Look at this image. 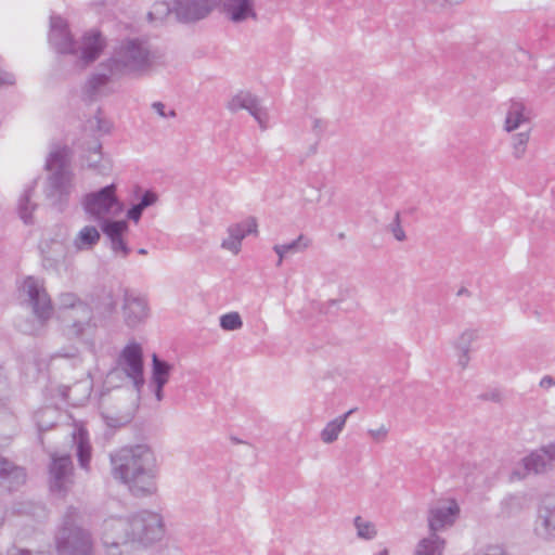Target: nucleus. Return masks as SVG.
I'll return each instance as SVG.
<instances>
[{
	"label": "nucleus",
	"mask_w": 555,
	"mask_h": 555,
	"mask_svg": "<svg viewBox=\"0 0 555 555\" xmlns=\"http://www.w3.org/2000/svg\"><path fill=\"white\" fill-rule=\"evenodd\" d=\"M222 7L233 23H242L247 18L257 20L254 0H222Z\"/></svg>",
	"instance_id": "nucleus-24"
},
{
	"label": "nucleus",
	"mask_w": 555,
	"mask_h": 555,
	"mask_svg": "<svg viewBox=\"0 0 555 555\" xmlns=\"http://www.w3.org/2000/svg\"><path fill=\"white\" fill-rule=\"evenodd\" d=\"M553 386H555V379L550 375H545L540 380V387H542L544 389H550Z\"/></svg>",
	"instance_id": "nucleus-52"
},
{
	"label": "nucleus",
	"mask_w": 555,
	"mask_h": 555,
	"mask_svg": "<svg viewBox=\"0 0 555 555\" xmlns=\"http://www.w3.org/2000/svg\"><path fill=\"white\" fill-rule=\"evenodd\" d=\"M25 302L31 308L35 320H18L17 328L29 335L38 334L51 319L54 308L43 282L34 276H27L20 288Z\"/></svg>",
	"instance_id": "nucleus-5"
},
{
	"label": "nucleus",
	"mask_w": 555,
	"mask_h": 555,
	"mask_svg": "<svg viewBox=\"0 0 555 555\" xmlns=\"http://www.w3.org/2000/svg\"><path fill=\"white\" fill-rule=\"evenodd\" d=\"M529 120L530 111L525 106V104L519 101H512L505 118V130L507 132H512L521 125L528 124Z\"/></svg>",
	"instance_id": "nucleus-26"
},
{
	"label": "nucleus",
	"mask_w": 555,
	"mask_h": 555,
	"mask_svg": "<svg viewBox=\"0 0 555 555\" xmlns=\"http://www.w3.org/2000/svg\"><path fill=\"white\" fill-rule=\"evenodd\" d=\"M257 221L249 217L243 222L232 224L228 228V236L222 241L221 247L237 255L241 250L242 241L248 234L257 233Z\"/></svg>",
	"instance_id": "nucleus-19"
},
{
	"label": "nucleus",
	"mask_w": 555,
	"mask_h": 555,
	"mask_svg": "<svg viewBox=\"0 0 555 555\" xmlns=\"http://www.w3.org/2000/svg\"><path fill=\"white\" fill-rule=\"evenodd\" d=\"M482 555H506L500 546H488Z\"/></svg>",
	"instance_id": "nucleus-54"
},
{
	"label": "nucleus",
	"mask_w": 555,
	"mask_h": 555,
	"mask_svg": "<svg viewBox=\"0 0 555 555\" xmlns=\"http://www.w3.org/2000/svg\"><path fill=\"white\" fill-rule=\"evenodd\" d=\"M61 320L67 335L77 338L91 333L96 327L93 308L86 301L78 304L72 310H67V313Z\"/></svg>",
	"instance_id": "nucleus-11"
},
{
	"label": "nucleus",
	"mask_w": 555,
	"mask_h": 555,
	"mask_svg": "<svg viewBox=\"0 0 555 555\" xmlns=\"http://www.w3.org/2000/svg\"><path fill=\"white\" fill-rule=\"evenodd\" d=\"M103 416L105 417L107 424L109 426H113V427L126 425L132 418V414L131 413H126V414H122V415H119V416H111V415H107V414H103Z\"/></svg>",
	"instance_id": "nucleus-43"
},
{
	"label": "nucleus",
	"mask_w": 555,
	"mask_h": 555,
	"mask_svg": "<svg viewBox=\"0 0 555 555\" xmlns=\"http://www.w3.org/2000/svg\"><path fill=\"white\" fill-rule=\"evenodd\" d=\"M425 2H438L440 4L442 3H450V4H456L462 2L463 0H424Z\"/></svg>",
	"instance_id": "nucleus-55"
},
{
	"label": "nucleus",
	"mask_w": 555,
	"mask_h": 555,
	"mask_svg": "<svg viewBox=\"0 0 555 555\" xmlns=\"http://www.w3.org/2000/svg\"><path fill=\"white\" fill-rule=\"evenodd\" d=\"M74 439L77 446L76 455L79 466L85 470H89L91 461V446L88 441L87 435L83 431H79L78 437H75Z\"/></svg>",
	"instance_id": "nucleus-32"
},
{
	"label": "nucleus",
	"mask_w": 555,
	"mask_h": 555,
	"mask_svg": "<svg viewBox=\"0 0 555 555\" xmlns=\"http://www.w3.org/2000/svg\"><path fill=\"white\" fill-rule=\"evenodd\" d=\"M101 234L93 225L83 227L74 238V246L78 251L92 249L100 241Z\"/></svg>",
	"instance_id": "nucleus-30"
},
{
	"label": "nucleus",
	"mask_w": 555,
	"mask_h": 555,
	"mask_svg": "<svg viewBox=\"0 0 555 555\" xmlns=\"http://www.w3.org/2000/svg\"><path fill=\"white\" fill-rule=\"evenodd\" d=\"M479 398L486 401L498 402L501 400V393L498 390H491L480 395Z\"/></svg>",
	"instance_id": "nucleus-49"
},
{
	"label": "nucleus",
	"mask_w": 555,
	"mask_h": 555,
	"mask_svg": "<svg viewBox=\"0 0 555 555\" xmlns=\"http://www.w3.org/2000/svg\"><path fill=\"white\" fill-rule=\"evenodd\" d=\"M157 201V195L153 191H145L143 195L141 196L139 203L132 205L128 211L127 217L128 219L134 221L135 223L139 222L141 219V216L147 207L154 205Z\"/></svg>",
	"instance_id": "nucleus-33"
},
{
	"label": "nucleus",
	"mask_w": 555,
	"mask_h": 555,
	"mask_svg": "<svg viewBox=\"0 0 555 555\" xmlns=\"http://www.w3.org/2000/svg\"><path fill=\"white\" fill-rule=\"evenodd\" d=\"M27 473L23 466L0 455V492H12L26 483Z\"/></svg>",
	"instance_id": "nucleus-17"
},
{
	"label": "nucleus",
	"mask_w": 555,
	"mask_h": 555,
	"mask_svg": "<svg viewBox=\"0 0 555 555\" xmlns=\"http://www.w3.org/2000/svg\"><path fill=\"white\" fill-rule=\"evenodd\" d=\"M85 211L96 218L103 219L114 210H120V204L116 196V185H106L99 191L90 192L83 196Z\"/></svg>",
	"instance_id": "nucleus-10"
},
{
	"label": "nucleus",
	"mask_w": 555,
	"mask_h": 555,
	"mask_svg": "<svg viewBox=\"0 0 555 555\" xmlns=\"http://www.w3.org/2000/svg\"><path fill=\"white\" fill-rule=\"evenodd\" d=\"M152 108L160 116V117H176L177 114H176V111L175 109H170L168 113L165 111V104L162 103V102H154L152 104Z\"/></svg>",
	"instance_id": "nucleus-45"
},
{
	"label": "nucleus",
	"mask_w": 555,
	"mask_h": 555,
	"mask_svg": "<svg viewBox=\"0 0 555 555\" xmlns=\"http://www.w3.org/2000/svg\"><path fill=\"white\" fill-rule=\"evenodd\" d=\"M131 543L142 546L152 545L165 535V524L160 514L140 511L130 517Z\"/></svg>",
	"instance_id": "nucleus-7"
},
{
	"label": "nucleus",
	"mask_w": 555,
	"mask_h": 555,
	"mask_svg": "<svg viewBox=\"0 0 555 555\" xmlns=\"http://www.w3.org/2000/svg\"><path fill=\"white\" fill-rule=\"evenodd\" d=\"M80 511L68 506L63 515L62 525L55 535L59 555H94V542L91 532L79 526Z\"/></svg>",
	"instance_id": "nucleus-4"
},
{
	"label": "nucleus",
	"mask_w": 555,
	"mask_h": 555,
	"mask_svg": "<svg viewBox=\"0 0 555 555\" xmlns=\"http://www.w3.org/2000/svg\"><path fill=\"white\" fill-rule=\"evenodd\" d=\"M54 410L50 409V408H46V409H42V410H39L36 414H35V417H36V422H37V425H38V428L39 430H48L50 429L52 426H53V423H43L41 422V418L50 413H53Z\"/></svg>",
	"instance_id": "nucleus-44"
},
{
	"label": "nucleus",
	"mask_w": 555,
	"mask_h": 555,
	"mask_svg": "<svg viewBox=\"0 0 555 555\" xmlns=\"http://www.w3.org/2000/svg\"><path fill=\"white\" fill-rule=\"evenodd\" d=\"M117 70H113L112 66L108 65V60L101 63L99 70L90 76L87 80L83 91L86 95L91 100H96L99 96L104 94V89L108 85L113 76H118Z\"/></svg>",
	"instance_id": "nucleus-20"
},
{
	"label": "nucleus",
	"mask_w": 555,
	"mask_h": 555,
	"mask_svg": "<svg viewBox=\"0 0 555 555\" xmlns=\"http://www.w3.org/2000/svg\"><path fill=\"white\" fill-rule=\"evenodd\" d=\"M7 555H46L44 553L42 552H39V553H36V554H33L30 551L28 550H24V548H18L16 547L15 545L9 547L7 550Z\"/></svg>",
	"instance_id": "nucleus-47"
},
{
	"label": "nucleus",
	"mask_w": 555,
	"mask_h": 555,
	"mask_svg": "<svg viewBox=\"0 0 555 555\" xmlns=\"http://www.w3.org/2000/svg\"><path fill=\"white\" fill-rule=\"evenodd\" d=\"M220 326L224 331H236L243 326L238 312H229L220 317Z\"/></svg>",
	"instance_id": "nucleus-40"
},
{
	"label": "nucleus",
	"mask_w": 555,
	"mask_h": 555,
	"mask_svg": "<svg viewBox=\"0 0 555 555\" xmlns=\"http://www.w3.org/2000/svg\"><path fill=\"white\" fill-rule=\"evenodd\" d=\"M353 522L359 538L372 540L376 537L377 530L373 522L364 520L361 516H357Z\"/></svg>",
	"instance_id": "nucleus-36"
},
{
	"label": "nucleus",
	"mask_w": 555,
	"mask_h": 555,
	"mask_svg": "<svg viewBox=\"0 0 555 555\" xmlns=\"http://www.w3.org/2000/svg\"><path fill=\"white\" fill-rule=\"evenodd\" d=\"M124 373L131 382L134 389L140 392L144 386L143 350L140 344L129 343L120 351L116 367L111 374Z\"/></svg>",
	"instance_id": "nucleus-8"
},
{
	"label": "nucleus",
	"mask_w": 555,
	"mask_h": 555,
	"mask_svg": "<svg viewBox=\"0 0 555 555\" xmlns=\"http://www.w3.org/2000/svg\"><path fill=\"white\" fill-rule=\"evenodd\" d=\"M14 77L9 73H0V87L4 85H13Z\"/></svg>",
	"instance_id": "nucleus-53"
},
{
	"label": "nucleus",
	"mask_w": 555,
	"mask_h": 555,
	"mask_svg": "<svg viewBox=\"0 0 555 555\" xmlns=\"http://www.w3.org/2000/svg\"><path fill=\"white\" fill-rule=\"evenodd\" d=\"M534 533L543 540L555 539V496L545 498L540 504Z\"/></svg>",
	"instance_id": "nucleus-18"
},
{
	"label": "nucleus",
	"mask_w": 555,
	"mask_h": 555,
	"mask_svg": "<svg viewBox=\"0 0 555 555\" xmlns=\"http://www.w3.org/2000/svg\"><path fill=\"white\" fill-rule=\"evenodd\" d=\"M172 365L157 357L152 356V377L151 384L154 386V395L158 402L164 399V387L169 380Z\"/></svg>",
	"instance_id": "nucleus-23"
},
{
	"label": "nucleus",
	"mask_w": 555,
	"mask_h": 555,
	"mask_svg": "<svg viewBox=\"0 0 555 555\" xmlns=\"http://www.w3.org/2000/svg\"><path fill=\"white\" fill-rule=\"evenodd\" d=\"M388 429L385 426H380L378 429H371L369 434L376 440H383L387 436Z\"/></svg>",
	"instance_id": "nucleus-50"
},
{
	"label": "nucleus",
	"mask_w": 555,
	"mask_h": 555,
	"mask_svg": "<svg viewBox=\"0 0 555 555\" xmlns=\"http://www.w3.org/2000/svg\"><path fill=\"white\" fill-rule=\"evenodd\" d=\"M460 514V506L454 500L439 501L428 509L429 533L438 534L439 531L451 527Z\"/></svg>",
	"instance_id": "nucleus-14"
},
{
	"label": "nucleus",
	"mask_w": 555,
	"mask_h": 555,
	"mask_svg": "<svg viewBox=\"0 0 555 555\" xmlns=\"http://www.w3.org/2000/svg\"><path fill=\"white\" fill-rule=\"evenodd\" d=\"M159 55L147 41L127 39L116 48L108 65L119 75L143 76L153 70Z\"/></svg>",
	"instance_id": "nucleus-3"
},
{
	"label": "nucleus",
	"mask_w": 555,
	"mask_h": 555,
	"mask_svg": "<svg viewBox=\"0 0 555 555\" xmlns=\"http://www.w3.org/2000/svg\"><path fill=\"white\" fill-rule=\"evenodd\" d=\"M478 338L476 330H465L455 340L457 351H470L472 344Z\"/></svg>",
	"instance_id": "nucleus-39"
},
{
	"label": "nucleus",
	"mask_w": 555,
	"mask_h": 555,
	"mask_svg": "<svg viewBox=\"0 0 555 555\" xmlns=\"http://www.w3.org/2000/svg\"><path fill=\"white\" fill-rule=\"evenodd\" d=\"M211 10V0H173V13L183 23L203 20Z\"/></svg>",
	"instance_id": "nucleus-16"
},
{
	"label": "nucleus",
	"mask_w": 555,
	"mask_h": 555,
	"mask_svg": "<svg viewBox=\"0 0 555 555\" xmlns=\"http://www.w3.org/2000/svg\"><path fill=\"white\" fill-rule=\"evenodd\" d=\"M469 351H459V356H457V365L462 369V370H465L469 363Z\"/></svg>",
	"instance_id": "nucleus-48"
},
{
	"label": "nucleus",
	"mask_w": 555,
	"mask_h": 555,
	"mask_svg": "<svg viewBox=\"0 0 555 555\" xmlns=\"http://www.w3.org/2000/svg\"><path fill=\"white\" fill-rule=\"evenodd\" d=\"M101 149L102 145L99 141L92 142L85 159L88 168L95 170L99 175H106L111 170V164L108 160L102 159Z\"/></svg>",
	"instance_id": "nucleus-29"
},
{
	"label": "nucleus",
	"mask_w": 555,
	"mask_h": 555,
	"mask_svg": "<svg viewBox=\"0 0 555 555\" xmlns=\"http://www.w3.org/2000/svg\"><path fill=\"white\" fill-rule=\"evenodd\" d=\"M49 489L57 498L68 495L75 485L74 465L68 454H52L49 464Z\"/></svg>",
	"instance_id": "nucleus-9"
},
{
	"label": "nucleus",
	"mask_w": 555,
	"mask_h": 555,
	"mask_svg": "<svg viewBox=\"0 0 555 555\" xmlns=\"http://www.w3.org/2000/svg\"><path fill=\"white\" fill-rule=\"evenodd\" d=\"M444 548L446 540L436 533H429L416 543L412 555H443Z\"/></svg>",
	"instance_id": "nucleus-27"
},
{
	"label": "nucleus",
	"mask_w": 555,
	"mask_h": 555,
	"mask_svg": "<svg viewBox=\"0 0 555 555\" xmlns=\"http://www.w3.org/2000/svg\"><path fill=\"white\" fill-rule=\"evenodd\" d=\"M91 307L100 318H107L116 311L117 302L112 292L102 291L91 297Z\"/></svg>",
	"instance_id": "nucleus-28"
},
{
	"label": "nucleus",
	"mask_w": 555,
	"mask_h": 555,
	"mask_svg": "<svg viewBox=\"0 0 555 555\" xmlns=\"http://www.w3.org/2000/svg\"><path fill=\"white\" fill-rule=\"evenodd\" d=\"M121 310L124 322L130 328H134L143 323L150 313L147 299L130 289L124 291Z\"/></svg>",
	"instance_id": "nucleus-13"
},
{
	"label": "nucleus",
	"mask_w": 555,
	"mask_h": 555,
	"mask_svg": "<svg viewBox=\"0 0 555 555\" xmlns=\"http://www.w3.org/2000/svg\"><path fill=\"white\" fill-rule=\"evenodd\" d=\"M326 129V121L321 118H313L312 131L317 137H321Z\"/></svg>",
	"instance_id": "nucleus-46"
},
{
	"label": "nucleus",
	"mask_w": 555,
	"mask_h": 555,
	"mask_svg": "<svg viewBox=\"0 0 555 555\" xmlns=\"http://www.w3.org/2000/svg\"><path fill=\"white\" fill-rule=\"evenodd\" d=\"M516 500H517V498H515V496L506 498V499L503 501V505H504V506H506V505H508V504H513Z\"/></svg>",
	"instance_id": "nucleus-58"
},
{
	"label": "nucleus",
	"mask_w": 555,
	"mask_h": 555,
	"mask_svg": "<svg viewBox=\"0 0 555 555\" xmlns=\"http://www.w3.org/2000/svg\"><path fill=\"white\" fill-rule=\"evenodd\" d=\"M353 412H354V410L351 409L348 412H346L344 415H340V416L332 420L331 422H328L320 434L321 440L327 444L336 441L339 434L343 431V429L346 425L347 418Z\"/></svg>",
	"instance_id": "nucleus-31"
},
{
	"label": "nucleus",
	"mask_w": 555,
	"mask_h": 555,
	"mask_svg": "<svg viewBox=\"0 0 555 555\" xmlns=\"http://www.w3.org/2000/svg\"><path fill=\"white\" fill-rule=\"evenodd\" d=\"M138 253H139L140 255H146V254H147V250H146V249H144V248H140V249L138 250Z\"/></svg>",
	"instance_id": "nucleus-60"
},
{
	"label": "nucleus",
	"mask_w": 555,
	"mask_h": 555,
	"mask_svg": "<svg viewBox=\"0 0 555 555\" xmlns=\"http://www.w3.org/2000/svg\"><path fill=\"white\" fill-rule=\"evenodd\" d=\"M528 473L542 474L547 472L555 463V443L537 450L522 460Z\"/></svg>",
	"instance_id": "nucleus-21"
},
{
	"label": "nucleus",
	"mask_w": 555,
	"mask_h": 555,
	"mask_svg": "<svg viewBox=\"0 0 555 555\" xmlns=\"http://www.w3.org/2000/svg\"><path fill=\"white\" fill-rule=\"evenodd\" d=\"M46 168L52 173L49 176L44 190L51 204L61 205L72 190L73 173L67 166V153L65 149H59L50 153Z\"/></svg>",
	"instance_id": "nucleus-6"
},
{
	"label": "nucleus",
	"mask_w": 555,
	"mask_h": 555,
	"mask_svg": "<svg viewBox=\"0 0 555 555\" xmlns=\"http://www.w3.org/2000/svg\"><path fill=\"white\" fill-rule=\"evenodd\" d=\"M42 254V263L47 269H55L57 264L64 260L66 248L62 241L50 240L40 244Z\"/></svg>",
	"instance_id": "nucleus-25"
},
{
	"label": "nucleus",
	"mask_w": 555,
	"mask_h": 555,
	"mask_svg": "<svg viewBox=\"0 0 555 555\" xmlns=\"http://www.w3.org/2000/svg\"><path fill=\"white\" fill-rule=\"evenodd\" d=\"M103 233L111 241V248L114 253H121L122 257H127L130 248L122 238L124 233L128 230V224L124 220L104 219L101 224Z\"/></svg>",
	"instance_id": "nucleus-22"
},
{
	"label": "nucleus",
	"mask_w": 555,
	"mask_h": 555,
	"mask_svg": "<svg viewBox=\"0 0 555 555\" xmlns=\"http://www.w3.org/2000/svg\"><path fill=\"white\" fill-rule=\"evenodd\" d=\"M273 250H274V253L279 257L278 262H276V267H280V266H282V262H283L284 258L287 256V253L284 250V248L282 247L281 244L274 245L273 246Z\"/></svg>",
	"instance_id": "nucleus-51"
},
{
	"label": "nucleus",
	"mask_w": 555,
	"mask_h": 555,
	"mask_svg": "<svg viewBox=\"0 0 555 555\" xmlns=\"http://www.w3.org/2000/svg\"><path fill=\"white\" fill-rule=\"evenodd\" d=\"M112 475L139 498L157 491V461L146 444L124 447L109 455Z\"/></svg>",
	"instance_id": "nucleus-1"
},
{
	"label": "nucleus",
	"mask_w": 555,
	"mask_h": 555,
	"mask_svg": "<svg viewBox=\"0 0 555 555\" xmlns=\"http://www.w3.org/2000/svg\"><path fill=\"white\" fill-rule=\"evenodd\" d=\"M227 108L232 113L246 109L257 120L261 129L267 128L268 112L261 106L259 99L248 91H240L233 95L228 102Z\"/></svg>",
	"instance_id": "nucleus-15"
},
{
	"label": "nucleus",
	"mask_w": 555,
	"mask_h": 555,
	"mask_svg": "<svg viewBox=\"0 0 555 555\" xmlns=\"http://www.w3.org/2000/svg\"><path fill=\"white\" fill-rule=\"evenodd\" d=\"M102 542L108 555H118L116 550L120 545L131 543L130 517H109L102 525Z\"/></svg>",
	"instance_id": "nucleus-12"
},
{
	"label": "nucleus",
	"mask_w": 555,
	"mask_h": 555,
	"mask_svg": "<svg viewBox=\"0 0 555 555\" xmlns=\"http://www.w3.org/2000/svg\"><path fill=\"white\" fill-rule=\"evenodd\" d=\"M467 293V289L466 288H461L459 292H457V295L461 296L463 294H466Z\"/></svg>",
	"instance_id": "nucleus-59"
},
{
	"label": "nucleus",
	"mask_w": 555,
	"mask_h": 555,
	"mask_svg": "<svg viewBox=\"0 0 555 555\" xmlns=\"http://www.w3.org/2000/svg\"><path fill=\"white\" fill-rule=\"evenodd\" d=\"M83 302L76 294L74 293H62L59 296V311L60 318L64 317L67 313V310H72L78 306V304Z\"/></svg>",
	"instance_id": "nucleus-37"
},
{
	"label": "nucleus",
	"mask_w": 555,
	"mask_h": 555,
	"mask_svg": "<svg viewBox=\"0 0 555 555\" xmlns=\"http://www.w3.org/2000/svg\"><path fill=\"white\" fill-rule=\"evenodd\" d=\"M49 41L57 53L79 55L82 66L94 62L105 47L104 38L96 30L86 33L82 37L81 46L77 47L66 22L61 17L52 18Z\"/></svg>",
	"instance_id": "nucleus-2"
},
{
	"label": "nucleus",
	"mask_w": 555,
	"mask_h": 555,
	"mask_svg": "<svg viewBox=\"0 0 555 555\" xmlns=\"http://www.w3.org/2000/svg\"><path fill=\"white\" fill-rule=\"evenodd\" d=\"M171 12H173V5L171 7L169 3L165 1L156 2L154 3L152 11L149 13V17L152 20L164 18Z\"/></svg>",
	"instance_id": "nucleus-41"
},
{
	"label": "nucleus",
	"mask_w": 555,
	"mask_h": 555,
	"mask_svg": "<svg viewBox=\"0 0 555 555\" xmlns=\"http://www.w3.org/2000/svg\"><path fill=\"white\" fill-rule=\"evenodd\" d=\"M33 193L34 186H29L18 202V212L25 223L33 222V211L36 208V204L31 203Z\"/></svg>",
	"instance_id": "nucleus-34"
},
{
	"label": "nucleus",
	"mask_w": 555,
	"mask_h": 555,
	"mask_svg": "<svg viewBox=\"0 0 555 555\" xmlns=\"http://www.w3.org/2000/svg\"><path fill=\"white\" fill-rule=\"evenodd\" d=\"M530 139V129L512 135L513 156L520 159L525 156Z\"/></svg>",
	"instance_id": "nucleus-35"
},
{
	"label": "nucleus",
	"mask_w": 555,
	"mask_h": 555,
	"mask_svg": "<svg viewBox=\"0 0 555 555\" xmlns=\"http://www.w3.org/2000/svg\"><path fill=\"white\" fill-rule=\"evenodd\" d=\"M96 124H98L96 128L100 131H107L108 130V127L100 118L96 119Z\"/></svg>",
	"instance_id": "nucleus-56"
},
{
	"label": "nucleus",
	"mask_w": 555,
	"mask_h": 555,
	"mask_svg": "<svg viewBox=\"0 0 555 555\" xmlns=\"http://www.w3.org/2000/svg\"><path fill=\"white\" fill-rule=\"evenodd\" d=\"M388 230L393 234L395 238L399 242H403L405 240V232L401 227L400 214L396 212L392 222L389 223Z\"/></svg>",
	"instance_id": "nucleus-42"
},
{
	"label": "nucleus",
	"mask_w": 555,
	"mask_h": 555,
	"mask_svg": "<svg viewBox=\"0 0 555 555\" xmlns=\"http://www.w3.org/2000/svg\"><path fill=\"white\" fill-rule=\"evenodd\" d=\"M5 511L3 504L0 503V527L4 524Z\"/></svg>",
	"instance_id": "nucleus-57"
},
{
	"label": "nucleus",
	"mask_w": 555,
	"mask_h": 555,
	"mask_svg": "<svg viewBox=\"0 0 555 555\" xmlns=\"http://www.w3.org/2000/svg\"><path fill=\"white\" fill-rule=\"evenodd\" d=\"M311 244L310 238L300 234L296 240L281 244L287 255H294L305 251Z\"/></svg>",
	"instance_id": "nucleus-38"
}]
</instances>
